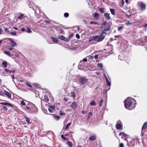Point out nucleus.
<instances>
[{
  "mask_svg": "<svg viewBox=\"0 0 147 147\" xmlns=\"http://www.w3.org/2000/svg\"><path fill=\"white\" fill-rule=\"evenodd\" d=\"M136 101L133 98L129 97V110L135 108Z\"/></svg>",
  "mask_w": 147,
  "mask_h": 147,
  "instance_id": "obj_1",
  "label": "nucleus"
},
{
  "mask_svg": "<svg viewBox=\"0 0 147 147\" xmlns=\"http://www.w3.org/2000/svg\"><path fill=\"white\" fill-rule=\"evenodd\" d=\"M29 6L30 7L32 8L36 13H40V8L38 7H36L32 2L30 3V4L29 5Z\"/></svg>",
  "mask_w": 147,
  "mask_h": 147,
  "instance_id": "obj_2",
  "label": "nucleus"
},
{
  "mask_svg": "<svg viewBox=\"0 0 147 147\" xmlns=\"http://www.w3.org/2000/svg\"><path fill=\"white\" fill-rule=\"evenodd\" d=\"M88 81V79L85 77H80L79 79V81L80 84L82 85L86 84Z\"/></svg>",
  "mask_w": 147,
  "mask_h": 147,
  "instance_id": "obj_3",
  "label": "nucleus"
},
{
  "mask_svg": "<svg viewBox=\"0 0 147 147\" xmlns=\"http://www.w3.org/2000/svg\"><path fill=\"white\" fill-rule=\"evenodd\" d=\"M98 36L97 41L100 42L102 41L105 38V36L102 34H100Z\"/></svg>",
  "mask_w": 147,
  "mask_h": 147,
  "instance_id": "obj_4",
  "label": "nucleus"
},
{
  "mask_svg": "<svg viewBox=\"0 0 147 147\" xmlns=\"http://www.w3.org/2000/svg\"><path fill=\"white\" fill-rule=\"evenodd\" d=\"M120 136H121V138L125 140L127 139V135L124 132H121L119 134Z\"/></svg>",
  "mask_w": 147,
  "mask_h": 147,
  "instance_id": "obj_5",
  "label": "nucleus"
},
{
  "mask_svg": "<svg viewBox=\"0 0 147 147\" xmlns=\"http://www.w3.org/2000/svg\"><path fill=\"white\" fill-rule=\"evenodd\" d=\"M124 106L127 109H129V97H127L124 101Z\"/></svg>",
  "mask_w": 147,
  "mask_h": 147,
  "instance_id": "obj_6",
  "label": "nucleus"
},
{
  "mask_svg": "<svg viewBox=\"0 0 147 147\" xmlns=\"http://www.w3.org/2000/svg\"><path fill=\"white\" fill-rule=\"evenodd\" d=\"M119 122H120V121H118L116 125V128L118 130L121 129L122 127V125L121 123H119Z\"/></svg>",
  "mask_w": 147,
  "mask_h": 147,
  "instance_id": "obj_7",
  "label": "nucleus"
},
{
  "mask_svg": "<svg viewBox=\"0 0 147 147\" xmlns=\"http://www.w3.org/2000/svg\"><path fill=\"white\" fill-rule=\"evenodd\" d=\"M70 106L74 109H76L77 108V103L76 102H73L70 105Z\"/></svg>",
  "mask_w": 147,
  "mask_h": 147,
  "instance_id": "obj_8",
  "label": "nucleus"
},
{
  "mask_svg": "<svg viewBox=\"0 0 147 147\" xmlns=\"http://www.w3.org/2000/svg\"><path fill=\"white\" fill-rule=\"evenodd\" d=\"M58 38L61 40L68 42L67 38L63 36L60 35L59 36Z\"/></svg>",
  "mask_w": 147,
  "mask_h": 147,
  "instance_id": "obj_9",
  "label": "nucleus"
},
{
  "mask_svg": "<svg viewBox=\"0 0 147 147\" xmlns=\"http://www.w3.org/2000/svg\"><path fill=\"white\" fill-rule=\"evenodd\" d=\"M140 6L141 9L144 10L146 9V6L145 4L143 3H141L140 4Z\"/></svg>",
  "mask_w": 147,
  "mask_h": 147,
  "instance_id": "obj_10",
  "label": "nucleus"
},
{
  "mask_svg": "<svg viewBox=\"0 0 147 147\" xmlns=\"http://www.w3.org/2000/svg\"><path fill=\"white\" fill-rule=\"evenodd\" d=\"M98 38L97 36H94L91 37L89 39V41H90L91 40H95Z\"/></svg>",
  "mask_w": 147,
  "mask_h": 147,
  "instance_id": "obj_11",
  "label": "nucleus"
},
{
  "mask_svg": "<svg viewBox=\"0 0 147 147\" xmlns=\"http://www.w3.org/2000/svg\"><path fill=\"white\" fill-rule=\"evenodd\" d=\"M110 13H105L104 14V16L105 18L107 20H109L111 18L110 16Z\"/></svg>",
  "mask_w": 147,
  "mask_h": 147,
  "instance_id": "obj_12",
  "label": "nucleus"
},
{
  "mask_svg": "<svg viewBox=\"0 0 147 147\" xmlns=\"http://www.w3.org/2000/svg\"><path fill=\"white\" fill-rule=\"evenodd\" d=\"M4 94L5 95L7 96V97L9 98H11V95L10 94L5 90H4Z\"/></svg>",
  "mask_w": 147,
  "mask_h": 147,
  "instance_id": "obj_13",
  "label": "nucleus"
},
{
  "mask_svg": "<svg viewBox=\"0 0 147 147\" xmlns=\"http://www.w3.org/2000/svg\"><path fill=\"white\" fill-rule=\"evenodd\" d=\"M147 129V122H145L143 125L142 126V130H145Z\"/></svg>",
  "mask_w": 147,
  "mask_h": 147,
  "instance_id": "obj_14",
  "label": "nucleus"
},
{
  "mask_svg": "<svg viewBox=\"0 0 147 147\" xmlns=\"http://www.w3.org/2000/svg\"><path fill=\"white\" fill-rule=\"evenodd\" d=\"M10 41L11 42V45L12 47H14L17 45L16 43L14 42V41L13 40L11 39H10Z\"/></svg>",
  "mask_w": 147,
  "mask_h": 147,
  "instance_id": "obj_15",
  "label": "nucleus"
},
{
  "mask_svg": "<svg viewBox=\"0 0 147 147\" xmlns=\"http://www.w3.org/2000/svg\"><path fill=\"white\" fill-rule=\"evenodd\" d=\"M96 138V136L94 135L89 137V139L90 141H93L95 140Z\"/></svg>",
  "mask_w": 147,
  "mask_h": 147,
  "instance_id": "obj_16",
  "label": "nucleus"
},
{
  "mask_svg": "<svg viewBox=\"0 0 147 147\" xmlns=\"http://www.w3.org/2000/svg\"><path fill=\"white\" fill-rule=\"evenodd\" d=\"M99 14L97 13H95L94 14V18L97 20L99 18Z\"/></svg>",
  "mask_w": 147,
  "mask_h": 147,
  "instance_id": "obj_17",
  "label": "nucleus"
},
{
  "mask_svg": "<svg viewBox=\"0 0 147 147\" xmlns=\"http://www.w3.org/2000/svg\"><path fill=\"white\" fill-rule=\"evenodd\" d=\"M51 39L54 42H57L58 41V39L54 37H51Z\"/></svg>",
  "mask_w": 147,
  "mask_h": 147,
  "instance_id": "obj_18",
  "label": "nucleus"
},
{
  "mask_svg": "<svg viewBox=\"0 0 147 147\" xmlns=\"http://www.w3.org/2000/svg\"><path fill=\"white\" fill-rule=\"evenodd\" d=\"M104 101V100L103 99H101L100 100L99 102H98V105L100 107L102 105V103Z\"/></svg>",
  "mask_w": 147,
  "mask_h": 147,
  "instance_id": "obj_19",
  "label": "nucleus"
},
{
  "mask_svg": "<svg viewBox=\"0 0 147 147\" xmlns=\"http://www.w3.org/2000/svg\"><path fill=\"white\" fill-rule=\"evenodd\" d=\"M135 142L134 141V140H132L130 142V144H131V146H130V147H133L134 145L135 144Z\"/></svg>",
  "mask_w": 147,
  "mask_h": 147,
  "instance_id": "obj_20",
  "label": "nucleus"
},
{
  "mask_svg": "<svg viewBox=\"0 0 147 147\" xmlns=\"http://www.w3.org/2000/svg\"><path fill=\"white\" fill-rule=\"evenodd\" d=\"M37 109L36 107H34L31 110V113L36 112L37 111Z\"/></svg>",
  "mask_w": 147,
  "mask_h": 147,
  "instance_id": "obj_21",
  "label": "nucleus"
},
{
  "mask_svg": "<svg viewBox=\"0 0 147 147\" xmlns=\"http://www.w3.org/2000/svg\"><path fill=\"white\" fill-rule=\"evenodd\" d=\"M110 10L111 13L114 16H115V10L114 9H110Z\"/></svg>",
  "mask_w": 147,
  "mask_h": 147,
  "instance_id": "obj_22",
  "label": "nucleus"
},
{
  "mask_svg": "<svg viewBox=\"0 0 147 147\" xmlns=\"http://www.w3.org/2000/svg\"><path fill=\"white\" fill-rule=\"evenodd\" d=\"M98 10L100 11L101 13H104L105 12V9L103 8H98Z\"/></svg>",
  "mask_w": 147,
  "mask_h": 147,
  "instance_id": "obj_23",
  "label": "nucleus"
},
{
  "mask_svg": "<svg viewBox=\"0 0 147 147\" xmlns=\"http://www.w3.org/2000/svg\"><path fill=\"white\" fill-rule=\"evenodd\" d=\"M2 65L5 67H6L7 66V64L5 61H3L2 63Z\"/></svg>",
  "mask_w": 147,
  "mask_h": 147,
  "instance_id": "obj_24",
  "label": "nucleus"
},
{
  "mask_svg": "<svg viewBox=\"0 0 147 147\" xmlns=\"http://www.w3.org/2000/svg\"><path fill=\"white\" fill-rule=\"evenodd\" d=\"M4 53L7 55L9 57H11L12 56V55L9 52H7L5 51L4 52Z\"/></svg>",
  "mask_w": 147,
  "mask_h": 147,
  "instance_id": "obj_25",
  "label": "nucleus"
},
{
  "mask_svg": "<svg viewBox=\"0 0 147 147\" xmlns=\"http://www.w3.org/2000/svg\"><path fill=\"white\" fill-rule=\"evenodd\" d=\"M73 34H71L69 35L68 37L67 38L68 42L70 40V39L73 36Z\"/></svg>",
  "mask_w": 147,
  "mask_h": 147,
  "instance_id": "obj_26",
  "label": "nucleus"
},
{
  "mask_svg": "<svg viewBox=\"0 0 147 147\" xmlns=\"http://www.w3.org/2000/svg\"><path fill=\"white\" fill-rule=\"evenodd\" d=\"M71 124V123H68L65 126V129L66 130H67L68 129L69 126Z\"/></svg>",
  "mask_w": 147,
  "mask_h": 147,
  "instance_id": "obj_27",
  "label": "nucleus"
},
{
  "mask_svg": "<svg viewBox=\"0 0 147 147\" xmlns=\"http://www.w3.org/2000/svg\"><path fill=\"white\" fill-rule=\"evenodd\" d=\"M1 104L3 105H9L11 107L12 106L11 104L6 102H1Z\"/></svg>",
  "mask_w": 147,
  "mask_h": 147,
  "instance_id": "obj_28",
  "label": "nucleus"
},
{
  "mask_svg": "<svg viewBox=\"0 0 147 147\" xmlns=\"http://www.w3.org/2000/svg\"><path fill=\"white\" fill-rule=\"evenodd\" d=\"M97 66L100 67L101 69H102L103 67V65L101 63H98L97 64Z\"/></svg>",
  "mask_w": 147,
  "mask_h": 147,
  "instance_id": "obj_29",
  "label": "nucleus"
},
{
  "mask_svg": "<svg viewBox=\"0 0 147 147\" xmlns=\"http://www.w3.org/2000/svg\"><path fill=\"white\" fill-rule=\"evenodd\" d=\"M90 104L91 105L95 106L96 105V103L94 101H92L90 102Z\"/></svg>",
  "mask_w": 147,
  "mask_h": 147,
  "instance_id": "obj_30",
  "label": "nucleus"
},
{
  "mask_svg": "<svg viewBox=\"0 0 147 147\" xmlns=\"http://www.w3.org/2000/svg\"><path fill=\"white\" fill-rule=\"evenodd\" d=\"M23 14L22 13L21 15H19V16L18 17V18L19 19L21 20L23 18Z\"/></svg>",
  "mask_w": 147,
  "mask_h": 147,
  "instance_id": "obj_31",
  "label": "nucleus"
},
{
  "mask_svg": "<svg viewBox=\"0 0 147 147\" xmlns=\"http://www.w3.org/2000/svg\"><path fill=\"white\" fill-rule=\"evenodd\" d=\"M25 119H26V122L28 123H30V120L29 118L26 117H25Z\"/></svg>",
  "mask_w": 147,
  "mask_h": 147,
  "instance_id": "obj_32",
  "label": "nucleus"
},
{
  "mask_svg": "<svg viewBox=\"0 0 147 147\" xmlns=\"http://www.w3.org/2000/svg\"><path fill=\"white\" fill-rule=\"evenodd\" d=\"M67 144L69 146V147H72V144L70 142L68 141L67 142Z\"/></svg>",
  "mask_w": 147,
  "mask_h": 147,
  "instance_id": "obj_33",
  "label": "nucleus"
},
{
  "mask_svg": "<svg viewBox=\"0 0 147 147\" xmlns=\"http://www.w3.org/2000/svg\"><path fill=\"white\" fill-rule=\"evenodd\" d=\"M59 117H60L58 116L55 115L54 116V118L55 119H56L57 120H58L59 119Z\"/></svg>",
  "mask_w": 147,
  "mask_h": 147,
  "instance_id": "obj_34",
  "label": "nucleus"
},
{
  "mask_svg": "<svg viewBox=\"0 0 147 147\" xmlns=\"http://www.w3.org/2000/svg\"><path fill=\"white\" fill-rule=\"evenodd\" d=\"M16 32H11L10 33L12 36H16Z\"/></svg>",
  "mask_w": 147,
  "mask_h": 147,
  "instance_id": "obj_35",
  "label": "nucleus"
},
{
  "mask_svg": "<svg viewBox=\"0 0 147 147\" xmlns=\"http://www.w3.org/2000/svg\"><path fill=\"white\" fill-rule=\"evenodd\" d=\"M59 114L61 116H63L65 115V113L62 112L61 111H59Z\"/></svg>",
  "mask_w": 147,
  "mask_h": 147,
  "instance_id": "obj_36",
  "label": "nucleus"
},
{
  "mask_svg": "<svg viewBox=\"0 0 147 147\" xmlns=\"http://www.w3.org/2000/svg\"><path fill=\"white\" fill-rule=\"evenodd\" d=\"M123 26H120L118 27V30L119 31H121L123 29Z\"/></svg>",
  "mask_w": 147,
  "mask_h": 147,
  "instance_id": "obj_37",
  "label": "nucleus"
},
{
  "mask_svg": "<svg viewBox=\"0 0 147 147\" xmlns=\"http://www.w3.org/2000/svg\"><path fill=\"white\" fill-rule=\"evenodd\" d=\"M29 87H32V85H31V84L28 82H26L25 83Z\"/></svg>",
  "mask_w": 147,
  "mask_h": 147,
  "instance_id": "obj_38",
  "label": "nucleus"
},
{
  "mask_svg": "<svg viewBox=\"0 0 147 147\" xmlns=\"http://www.w3.org/2000/svg\"><path fill=\"white\" fill-rule=\"evenodd\" d=\"M71 96L74 98L76 96L75 93L74 92H71Z\"/></svg>",
  "mask_w": 147,
  "mask_h": 147,
  "instance_id": "obj_39",
  "label": "nucleus"
},
{
  "mask_svg": "<svg viewBox=\"0 0 147 147\" xmlns=\"http://www.w3.org/2000/svg\"><path fill=\"white\" fill-rule=\"evenodd\" d=\"M90 23L91 24H98V22H95V21H92L91 22H90Z\"/></svg>",
  "mask_w": 147,
  "mask_h": 147,
  "instance_id": "obj_40",
  "label": "nucleus"
},
{
  "mask_svg": "<svg viewBox=\"0 0 147 147\" xmlns=\"http://www.w3.org/2000/svg\"><path fill=\"white\" fill-rule=\"evenodd\" d=\"M11 78L12 79L14 83L16 85V83L14 81V74H12V76H11Z\"/></svg>",
  "mask_w": 147,
  "mask_h": 147,
  "instance_id": "obj_41",
  "label": "nucleus"
},
{
  "mask_svg": "<svg viewBox=\"0 0 147 147\" xmlns=\"http://www.w3.org/2000/svg\"><path fill=\"white\" fill-rule=\"evenodd\" d=\"M4 30L8 34H10V32L7 28H5L4 29Z\"/></svg>",
  "mask_w": 147,
  "mask_h": 147,
  "instance_id": "obj_42",
  "label": "nucleus"
},
{
  "mask_svg": "<svg viewBox=\"0 0 147 147\" xmlns=\"http://www.w3.org/2000/svg\"><path fill=\"white\" fill-rule=\"evenodd\" d=\"M44 100H46V101H48L49 98L46 95L44 96Z\"/></svg>",
  "mask_w": 147,
  "mask_h": 147,
  "instance_id": "obj_43",
  "label": "nucleus"
},
{
  "mask_svg": "<svg viewBox=\"0 0 147 147\" xmlns=\"http://www.w3.org/2000/svg\"><path fill=\"white\" fill-rule=\"evenodd\" d=\"M69 14L67 13H64V16L65 17H67L69 16Z\"/></svg>",
  "mask_w": 147,
  "mask_h": 147,
  "instance_id": "obj_44",
  "label": "nucleus"
},
{
  "mask_svg": "<svg viewBox=\"0 0 147 147\" xmlns=\"http://www.w3.org/2000/svg\"><path fill=\"white\" fill-rule=\"evenodd\" d=\"M110 27L109 26V27L107 28H105L104 29L105 31H109L110 30Z\"/></svg>",
  "mask_w": 147,
  "mask_h": 147,
  "instance_id": "obj_45",
  "label": "nucleus"
},
{
  "mask_svg": "<svg viewBox=\"0 0 147 147\" xmlns=\"http://www.w3.org/2000/svg\"><path fill=\"white\" fill-rule=\"evenodd\" d=\"M107 84L108 86H110L111 85V83L109 82V80L106 81Z\"/></svg>",
  "mask_w": 147,
  "mask_h": 147,
  "instance_id": "obj_46",
  "label": "nucleus"
},
{
  "mask_svg": "<svg viewBox=\"0 0 147 147\" xmlns=\"http://www.w3.org/2000/svg\"><path fill=\"white\" fill-rule=\"evenodd\" d=\"M61 138L62 139H63L64 140H67V139L66 138L64 137L63 135H62L61 136Z\"/></svg>",
  "mask_w": 147,
  "mask_h": 147,
  "instance_id": "obj_47",
  "label": "nucleus"
},
{
  "mask_svg": "<svg viewBox=\"0 0 147 147\" xmlns=\"http://www.w3.org/2000/svg\"><path fill=\"white\" fill-rule=\"evenodd\" d=\"M26 32L27 33H30L31 32V31L29 28H28L27 30L26 31Z\"/></svg>",
  "mask_w": 147,
  "mask_h": 147,
  "instance_id": "obj_48",
  "label": "nucleus"
},
{
  "mask_svg": "<svg viewBox=\"0 0 147 147\" xmlns=\"http://www.w3.org/2000/svg\"><path fill=\"white\" fill-rule=\"evenodd\" d=\"M21 104L22 105H26V103L24 102L23 101H22L21 102Z\"/></svg>",
  "mask_w": 147,
  "mask_h": 147,
  "instance_id": "obj_49",
  "label": "nucleus"
},
{
  "mask_svg": "<svg viewBox=\"0 0 147 147\" xmlns=\"http://www.w3.org/2000/svg\"><path fill=\"white\" fill-rule=\"evenodd\" d=\"M76 38H77L78 39H80V36L78 34H76Z\"/></svg>",
  "mask_w": 147,
  "mask_h": 147,
  "instance_id": "obj_50",
  "label": "nucleus"
},
{
  "mask_svg": "<svg viewBox=\"0 0 147 147\" xmlns=\"http://www.w3.org/2000/svg\"><path fill=\"white\" fill-rule=\"evenodd\" d=\"M34 84L35 86L37 87L38 88H40V85L37 84Z\"/></svg>",
  "mask_w": 147,
  "mask_h": 147,
  "instance_id": "obj_51",
  "label": "nucleus"
},
{
  "mask_svg": "<svg viewBox=\"0 0 147 147\" xmlns=\"http://www.w3.org/2000/svg\"><path fill=\"white\" fill-rule=\"evenodd\" d=\"M105 30H104L103 31H102V33L101 34H102V35H103L104 34H107V33L105 32Z\"/></svg>",
  "mask_w": 147,
  "mask_h": 147,
  "instance_id": "obj_52",
  "label": "nucleus"
},
{
  "mask_svg": "<svg viewBox=\"0 0 147 147\" xmlns=\"http://www.w3.org/2000/svg\"><path fill=\"white\" fill-rule=\"evenodd\" d=\"M87 113L86 111H82V113L83 114H84Z\"/></svg>",
  "mask_w": 147,
  "mask_h": 147,
  "instance_id": "obj_53",
  "label": "nucleus"
},
{
  "mask_svg": "<svg viewBox=\"0 0 147 147\" xmlns=\"http://www.w3.org/2000/svg\"><path fill=\"white\" fill-rule=\"evenodd\" d=\"M15 71L13 70H9V73L10 74H11V73H15Z\"/></svg>",
  "mask_w": 147,
  "mask_h": 147,
  "instance_id": "obj_54",
  "label": "nucleus"
},
{
  "mask_svg": "<svg viewBox=\"0 0 147 147\" xmlns=\"http://www.w3.org/2000/svg\"><path fill=\"white\" fill-rule=\"evenodd\" d=\"M144 40L146 43H147V37H144Z\"/></svg>",
  "mask_w": 147,
  "mask_h": 147,
  "instance_id": "obj_55",
  "label": "nucleus"
},
{
  "mask_svg": "<svg viewBox=\"0 0 147 147\" xmlns=\"http://www.w3.org/2000/svg\"><path fill=\"white\" fill-rule=\"evenodd\" d=\"M87 59L86 58H84L82 59L83 61L84 62H86L87 61Z\"/></svg>",
  "mask_w": 147,
  "mask_h": 147,
  "instance_id": "obj_56",
  "label": "nucleus"
},
{
  "mask_svg": "<svg viewBox=\"0 0 147 147\" xmlns=\"http://www.w3.org/2000/svg\"><path fill=\"white\" fill-rule=\"evenodd\" d=\"M92 113H91V112H89L88 113V118L89 117L90 115H92Z\"/></svg>",
  "mask_w": 147,
  "mask_h": 147,
  "instance_id": "obj_57",
  "label": "nucleus"
},
{
  "mask_svg": "<svg viewBox=\"0 0 147 147\" xmlns=\"http://www.w3.org/2000/svg\"><path fill=\"white\" fill-rule=\"evenodd\" d=\"M98 57V55H94V57L95 59H97Z\"/></svg>",
  "mask_w": 147,
  "mask_h": 147,
  "instance_id": "obj_58",
  "label": "nucleus"
},
{
  "mask_svg": "<svg viewBox=\"0 0 147 147\" xmlns=\"http://www.w3.org/2000/svg\"><path fill=\"white\" fill-rule=\"evenodd\" d=\"M120 147H124V145L123 143H121L120 144Z\"/></svg>",
  "mask_w": 147,
  "mask_h": 147,
  "instance_id": "obj_59",
  "label": "nucleus"
},
{
  "mask_svg": "<svg viewBox=\"0 0 147 147\" xmlns=\"http://www.w3.org/2000/svg\"><path fill=\"white\" fill-rule=\"evenodd\" d=\"M104 77H105V78L106 80L107 81V80H108V79L107 78V77L105 75V74H104Z\"/></svg>",
  "mask_w": 147,
  "mask_h": 147,
  "instance_id": "obj_60",
  "label": "nucleus"
},
{
  "mask_svg": "<svg viewBox=\"0 0 147 147\" xmlns=\"http://www.w3.org/2000/svg\"><path fill=\"white\" fill-rule=\"evenodd\" d=\"M3 30L1 28H0V34H1Z\"/></svg>",
  "mask_w": 147,
  "mask_h": 147,
  "instance_id": "obj_61",
  "label": "nucleus"
},
{
  "mask_svg": "<svg viewBox=\"0 0 147 147\" xmlns=\"http://www.w3.org/2000/svg\"><path fill=\"white\" fill-rule=\"evenodd\" d=\"M48 109L49 111L51 112V113H52V111H53L51 109H49V108H48Z\"/></svg>",
  "mask_w": 147,
  "mask_h": 147,
  "instance_id": "obj_62",
  "label": "nucleus"
},
{
  "mask_svg": "<svg viewBox=\"0 0 147 147\" xmlns=\"http://www.w3.org/2000/svg\"><path fill=\"white\" fill-rule=\"evenodd\" d=\"M107 24V22L106 21H105L103 23V24L104 25V26H105Z\"/></svg>",
  "mask_w": 147,
  "mask_h": 147,
  "instance_id": "obj_63",
  "label": "nucleus"
},
{
  "mask_svg": "<svg viewBox=\"0 0 147 147\" xmlns=\"http://www.w3.org/2000/svg\"><path fill=\"white\" fill-rule=\"evenodd\" d=\"M90 58L91 59H93L94 58V57L93 56H90Z\"/></svg>",
  "mask_w": 147,
  "mask_h": 147,
  "instance_id": "obj_64",
  "label": "nucleus"
}]
</instances>
